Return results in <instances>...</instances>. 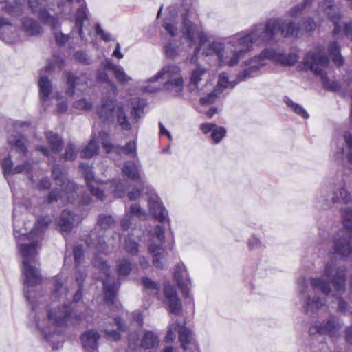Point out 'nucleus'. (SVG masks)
Masks as SVG:
<instances>
[{
	"mask_svg": "<svg viewBox=\"0 0 352 352\" xmlns=\"http://www.w3.org/2000/svg\"><path fill=\"white\" fill-rule=\"evenodd\" d=\"M63 277L59 275L54 280V288L52 292V296L54 298H62L66 295V287H63Z\"/></svg>",
	"mask_w": 352,
	"mask_h": 352,
	"instance_id": "40",
	"label": "nucleus"
},
{
	"mask_svg": "<svg viewBox=\"0 0 352 352\" xmlns=\"http://www.w3.org/2000/svg\"><path fill=\"white\" fill-rule=\"evenodd\" d=\"M87 19L88 14L87 12V8L84 4H82L81 7L78 10L76 14V26L77 28V32L82 38H83L82 35V22Z\"/></svg>",
	"mask_w": 352,
	"mask_h": 352,
	"instance_id": "43",
	"label": "nucleus"
},
{
	"mask_svg": "<svg viewBox=\"0 0 352 352\" xmlns=\"http://www.w3.org/2000/svg\"><path fill=\"white\" fill-rule=\"evenodd\" d=\"M331 199V202L333 204L340 201L348 203L351 201V196L346 189L345 185L343 184H339L335 187Z\"/></svg>",
	"mask_w": 352,
	"mask_h": 352,
	"instance_id": "34",
	"label": "nucleus"
},
{
	"mask_svg": "<svg viewBox=\"0 0 352 352\" xmlns=\"http://www.w3.org/2000/svg\"><path fill=\"white\" fill-rule=\"evenodd\" d=\"M340 47L336 42H331L329 45V52L335 64L340 66L344 63L343 58L340 53Z\"/></svg>",
	"mask_w": 352,
	"mask_h": 352,
	"instance_id": "44",
	"label": "nucleus"
},
{
	"mask_svg": "<svg viewBox=\"0 0 352 352\" xmlns=\"http://www.w3.org/2000/svg\"><path fill=\"white\" fill-rule=\"evenodd\" d=\"M158 342V338L151 331L144 332L140 341L135 333L129 335V346L131 349H135L139 345L144 349H151L157 345Z\"/></svg>",
	"mask_w": 352,
	"mask_h": 352,
	"instance_id": "21",
	"label": "nucleus"
},
{
	"mask_svg": "<svg viewBox=\"0 0 352 352\" xmlns=\"http://www.w3.org/2000/svg\"><path fill=\"white\" fill-rule=\"evenodd\" d=\"M45 135L52 151L54 153L60 152L61 150L62 140L56 134L51 131H46Z\"/></svg>",
	"mask_w": 352,
	"mask_h": 352,
	"instance_id": "41",
	"label": "nucleus"
},
{
	"mask_svg": "<svg viewBox=\"0 0 352 352\" xmlns=\"http://www.w3.org/2000/svg\"><path fill=\"white\" fill-rule=\"evenodd\" d=\"M164 303L168 309L175 315H179L182 312V304L178 297L177 292L173 286L168 284L164 288Z\"/></svg>",
	"mask_w": 352,
	"mask_h": 352,
	"instance_id": "20",
	"label": "nucleus"
},
{
	"mask_svg": "<svg viewBox=\"0 0 352 352\" xmlns=\"http://www.w3.org/2000/svg\"><path fill=\"white\" fill-rule=\"evenodd\" d=\"M208 69L201 65H198L192 72L188 83L190 92L200 96H206L210 91V82L208 81L204 85L201 83L203 76L207 73Z\"/></svg>",
	"mask_w": 352,
	"mask_h": 352,
	"instance_id": "15",
	"label": "nucleus"
},
{
	"mask_svg": "<svg viewBox=\"0 0 352 352\" xmlns=\"http://www.w3.org/2000/svg\"><path fill=\"white\" fill-rule=\"evenodd\" d=\"M200 129L204 134L210 133V138L216 144L220 142L226 133V131L224 128L218 126L214 124H202L200 126Z\"/></svg>",
	"mask_w": 352,
	"mask_h": 352,
	"instance_id": "28",
	"label": "nucleus"
},
{
	"mask_svg": "<svg viewBox=\"0 0 352 352\" xmlns=\"http://www.w3.org/2000/svg\"><path fill=\"white\" fill-rule=\"evenodd\" d=\"M164 28L171 36L181 34L182 38L189 47L197 45L196 53L201 51L206 57L215 54L219 67H230L238 65L252 49V44H270L282 37L297 34L300 28L293 21L273 18L265 25H255L248 34H236L225 43L213 41L208 43V36L188 19L184 17L182 22H179L175 10L170 11L166 17Z\"/></svg>",
	"mask_w": 352,
	"mask_h": 352,
	"instance_id": "1",
	"label": "nucleus"
},
{
	"mask_svg": "<svg viewBox=\"0 0 352 352\" xmlns=\"http://www.w3.org/2000/svg\"><path fill=\"white\" fill-rule=\"evenodd\" d=\"M342 215L344 226L348 232L352 234V210L345 209Z\"/></svg>",
	"mask_w": 352,
	"mask_h": 352,
	"instance_id": "52",
	"label": "nucleus"
},
{
	"mask_svg": "<svg viewBox=\"0 0 352 352\" xmlns=\"http://www.w3.org/2000/svg\"><path fill=\"white\" fill-rule=\"evenodd\" d=\"M52 175L57 186L61 188L62 192L56 188L49 195V202L52 203L58 198L66 199L68 201H72L74 199V193L79 190V188L74 182H70L66 175L59 168H54L52 170Z\"/></svg>",
	"mask_w": 352,
	"mask_h": 352,
	"instance_id": "10",
	"label": "nucleus"
},
{
	"mask_svg": "<svg viewBox=\"0 0 352 352\" xmlns=\"http://www.w3.org/2000/svg\"><path fill=\"white\" fill-rule=\"evenodd\" d=\"M14 29L5 19L0 17V38L7 43H12L14 36L12 30Z\"/></svg>",
	"mask_w": 352,
	"mask_h": 352,
	"instance_id": "38",
	"label": "nucleus"
},
{
	"mask_svg": "<svg viewBox=\"0 0 352 352\" xmlns=\"http://www.w3.org/2000/svg\"><path fill=\"white\" fill-rule=\"evenodd\" d=\"M122 149L124 153L131 157H135L137 156L136 143L135 141L128 142Z\"/></svg>",
	"mask_w": 352,
	"mask_h": 352,
	"instance_id": "57",
	"label": "nucleus"
},
{
	"mask_svg": "<svg viewBox=\"0 0 352 352\" xmlns=\"http://www.w3.org/2000/svg\"><path fill=\"white\" fill-rule=\"evenodd\" d=\"M96 34L100 36L104 41H109L112 40L111 35L109 33L104 32L99 24L96 26Z\"/></svg>",
	"mask_w": 352,
	"mask_h": 352,
	"instance_id": "63",
	"label": "nucleus"
},
{
	"mask_svg": "<svg viewBox=\"0 0 352 352\" xmlns=\"http://www.w3.org/2000/svg\"><path fill=\"white\" fill-rule=\"evenodd\" d=\"M180 51L179 47L172 41L165 45V52L170 58H173L179 54Z\"/></svg>",
	"mask_w": 352,
	"mask_h": 352,
	"instance_id": "53",
	"label": "nucleus"
},
{
	"mask_svg": "<svg viewBox=\"0 0 352 352\" xmlns=\"http://www.w3.org/2000/svg\"><path fill=\"white\" fill-rule=\"evenodd\" d=\"M67 83L70 86L66 91V94L72 96L78 91H83L87 87V82L85 76L74 77L72 75L67 77Z\"/></svg>",
	"mask_w": 352,
	"mask_h": 352,
	"instance_id": "30",
	"label": "nucleus"
},
{
	"mask_svg": "<svg viewBox=\"0 0 352 352\" xmlns=\"http://www.w3.org/2000/svg\"><path fill=\"white\" fill-rule=\"evenodd\" d=\"M148 190L149 191L148 204L151 213L161 223H168V212L162 206L160 199L155 193L153 188H148Z\"/></svg>",
	"mask_w": 352,
	"mask_h": 352,
	"instance_id": "18",
	"label": "nucleus"
},
{
	"mask_svg": "<svg viewBox=\"0 0 352 352\" xmlns=\"http://www.w3.org/2000/svg\"><path fill=\"white\" fill-rule=\"evenodd\" d=\"M176 333L179 335L181 346L185 352H200L199 346L193 338L192 331L178 322L169 325L165 337L166 342H170L173 341L175 339Z\"/></svg>",
	"mask_w": 352,
	"mask_h": 352,
	"instance_id": "8",
	"label": "nucleus"
},
{
	"mask_svg": "<svg viewBox=\"0 0 352 352\" xmlns=\"http://www.w3.org/2000/svg\"><path fill=\"white\" fill-rule=\"evenodd\" d=\"M329 58L325 56L322 47H317L309 51L304 58V67L319 76L324 85L332 91H337L340 86L337 82H330L326 70L329 66Z\"/></svg>",
	"mask_w": 352,
	"mask_h": 352,
	"instance_id": "7",
	"label": "nucleus"
},
{
	"mask_svg": "<svg viewBox=\"0 0 352 352\" xmlns=\"http://www.w3.org/2000/svg\"><path fill=\"white\" fill-rule=\"evenodd\" d=\"M8 12L13 16H18L22 13L23 8L20 3H15L14 5H10L7 7Z\"/></svg>",
	"mask_w": 352,
	"mask_h": 352,
	"instance_id": "61",
	"label": "nucleus"
},
{
	"mask_svg": "<svg viewBox=\"0 0 352 352\" xmlns=\"http://www.w3.org/2000/svg\"><path fill=\"white\" fill-rule=\"evenodd\" d=\"M318 15L320 18V14L327 15L334 23L333 34L336 36H340L343 34L352 39V23H338L336 21L340 16V8L332 4L331 1L325 0L318 5Z\"/></svg>",
	"mask_w": 352,
	"mask_h": 352,
	"instance_id": "9",
	"label": "nucleus"
},
{
	"mask_svg": "<svg viewBox=\"0 0 352 352\" xmlns=\"http://www.w3.org/2000/svg\"><path fill=\"white\" fill-rule=\"evenodd\" d=\"M74 58L77 61L85 65H89L91 63V60L89 56L81 51L76 52L74 54Z\"/></svg>",
	"mask_w": 352,
	"mask_h": 352,
	"instance_id": "59",
	"label": "nucleus"
},
{
	"mask_svg": "<svg viewBox=\"0 0 352 352\" xmlns=\"http://www.w3.org/2000/svg\"><path fill=\"white\" fill-rule=\"evenodd\" d=\"M113 74L115 78L122 83H127L132 80L131 77L127 75L124 69L119 65L114 67Z\"/></svg>",
	"mask_w": 352,
	"mask_h": 352,
	"instance_id": "48",
	"label": "nucleus"
},
{
	"mask_svg": "<svg viewBox=\"0 0 352 352\" xmlns=\"http://www.w3.org/2000/svg\"><path fill=\"white\" fill-rule=\"evenodd\" d=\"M41 137L38 136L37 135H34L32 140V144H34L35 149L41 152L44 155L49 156L50 151L41 144Z\"/></svg>",
	"mask_w": 352,
	"mask_h": 352,
	"instance_id": "55",
	"label": "nucleus"
},
{
	"mask_svg": "<svg viewBox=\"0 0 352 352\" xmlns=\"http://www.w3.org/2000/svg\"><path fill=\"white\" fill-rule=\"evenodd\" d=\"M71 314V309L65 307L61 309H51L46 316L32 314L35 318V327L46 338L56 334L59 329L66 324Z\"/></svg>",
	"mask_w": 352,
	"mask_h": 352,
	"instance_id": "6",
	"label": "nucleus"
},
{
	"mask_svg": "<svg viewBox=\"0 0 352 352\" xmlns=\"http://www.w3.org/2000/svg\"><path fill=\"white\" fill-rule=\"evenodd\" d=\"M106 185L108 188V190L113 195L114 197H120L124 195V186L121 183L111 182Z\"/></svg>",
	"mask_w": 352,
	"mask_h": 352,
	"instance_id": "47",
	"label": "nucleus"
},
{
	"mask_svg": "<svg viewBox=\"0 0 352 352\" xmlns=\"http://www.w3.org/2000/svg\"><path fill=\"white\" fill-rule=\"evenodd\" d=\"M116 269L120 277H125L130 273L131 265L126 259L119 260L116 265Z\"/></svg>",
	"mask_w": 352,
	"mask_h": 352,
	"instance_id": "45",
	"label": "nucleus"
},
{
	"mask_svg": "<svg viewBox=\"0 0 352 352\" xmlns=\"http://www.w3.org/2000/svg\"><path fill=\"white\" fill-rule=\"evenodd\" d=\"M100 142L102 143L107 153L110 152L113 148L108 135L104 131H100L97 137H93L89 143L82 149L80 152L81 157L90 158L96 155L98 153Z\"/></svg>",
	"mask_w": 352,
	"mask_h": 352,
	"instance_id": "17",
	"label": "nucleus"
},
{
	"mask_svg": "<svg viewBox=\"0 0 352 352\" xmlns=\"http://www.w3.org/2000/svg\"><path fill=\"white\" fill-rule=\"evenodd\" d=\"M81 168L83 170L85 180L89 188L91 194L95 196L99 200H103L104 198V194L98 183L94 181V175L92 170L89 167L85 164H81Z\"/></svg>",
	"mask_w": 352,
	"mask_h": 352,
	"instance_id": "25",
	"label": "nucleus"
},
{
	"mask_svg": "<svg viewBox=\"0 0 352 352\" xmlns=\"http://www.w3.org/2000/svg\"><path fill=\"white\" fill-rule=\"evenodd\" d=\"M148 233L151 239L148 249L153 256V264L155 267L162 269L164 267L165 258V250L163 247L165 242L164 228L157 226Z\"/></svg>",
	"mask_w": 352,
	"mask_h": 352,
	"instance_id": "11",
	"label": "nucleus"
},
{
	"mask_svg": "<svg viewBox=\"0 0 352 352\" xmlns=\"http://www.w3.org/2000/svg\"><path fill=\"white\" fill-rule=\"evenodd\" d=\"M94 264L102 273L100 276L104 286V300L107 302L113 303L116 298V294L118 289V284L113 277H111L109 273V268L105 261L101 258H96Z\"/></svg>",
	"mask_w": 352,
	"mask_h": 352,
	"instance_id": "13",
	"label": "nucleus"
},
{
	"mask_svg": "<svg viewBox=\"0 0 352 352\" xmlns=\"http://www.w3.org/2000/svg\"><path fill=\"white\" fill-rule=\"evenodd\" d=\"M340 328L338 320L334 318H331L326 323L316 322L312 324L309 329L311 334L316 333L329 334L331 336L336 335Z\"/></svg>",
	"mask_w": 352,
	"mask_h": 352,
	"instance_id": "22",
	"label": "nucleus"
},
{
	"mask_svg": "<svg viewBox=\"0 0 352 352\" xmlns=\"http://www.w3.org/2000/svg\"><path fill=\"white\" fill-rule=\"evenodd\" d=\"M312 0H304L303 2L290 8L287 12V16L291 19H296L300 16L309 9Z\"/></svg>",
	"mask_w": 352,
	"mask_h": 352,
	"instance_id": "39",
	"label": "nucleus"
},
{
	"mask_svg": "<svg viewBox=\"0 0 352 352\" xmlns=\"http://www.w3.org/2000/svg\"><path fill=\"white\" fill-rule=\"evenodd\" d=\"M80 218L68 210H64L58 221L61 231L68 232L72 230L75 223H78Z\"/></svg>",
	"mask_w": 352,
	"mask_h": 352,
	"instance_id": "27",
	"label": "nucleus"
},
{
	"mask_svg": "<svg viewBox=\"0 0 352 352\" xmlns=\"http://www.w3.org/2000/svg\"><path fill=\"white\" fill-rule=\"evenodd\" d=\"M22 30L29 35H37L41 30L39 25L29 18L23 20Z\"/></svg>",
	"mask_w": 352,
	"mask_h": 352,
	"instance_id": "42",
	"label": "nucleus"
},
{
	"mask_svg": "<svg viewBox=\"0 0 352 352\" xmlns=\"http://www.w3.org/2000/svg\"><path fill=\"white\" fill-rule=\"evenodd\" d=\"M142 283L145 288L153 291L156 294L157 293L160 286L152 280L148 278H144L142 280Z\"/></svg>",
	"mask_w": 352,
	"mask_h": 352,
	"instance_id": "60",
	"label": "nucleus"
},
{
	"mask_svg": "<svg viewBox=\"0 0 352 352\" xmlns=\"http://www.w3.org/2000/svg\"><path fill=\"white\" fill-rule=\"evenodd\" d=\"M248 246L250 250H258L263 247L261 241L256 235H252L248 241Z\"/></svg>",
	"mask_w": 352,
	"mask_h": 352,
	"instance_id": "58",
	"label": "nucleus"
},
{
	"mask_svg": "<svg viewBox=\"0 0 352 352\" xmlns=\"http://www.w3.org/2000/svg\"><path fill=\"white\" fill-rule=\"evenodd\" d=\"M100 336L97 331L90 330L81 336V341L86 352H94L97 348V341Z\"/></svg>",
	"mask_w": 352,
	"mask_h": 352,
	"instance_id": "33",
	"label": "nucleus"
},
{
	"mask_svg": "<svg viewBox=\"0 0 352 352\" xmlns=\"http://www.w3.org/2000/svg\"><path fill=\"white\" fill-rule=\"evenodd\" d=\"M174 279L177 282L185 298L190 297V280L187 270L184 265H177L174 272Z\"/></svg>",
	"mask_w": 352,
	"mask_h": 352,
	"instance_id": "23",
	"label": "nucleus"
},
{
	"mask_svg": "<svg viewBox=\"0 0 352 352\" xmlns=\"http://www.w3.org/2000/svg\"><path fill=\"white\" fill-rule=\"evenodd\" d=\"M11 152L8 157L0 152V163L5 177L18 173H28L32 165L27 161L28 149L25 138L21 135H10L8 139Z\"/></svg>",
	"mask_w": 352,
	"mask_h": 352,
	"instance_id": "3",
	"label": "nucleus"
},
{
	"mask_svg": "<svg viewBox=\"0 0 352 352\" xmlns=\"http://www.w3.org/2000/svg\"><path fill=\"white\" fill-rule=\"evenodd\" d=\"M54 102H56V112L58 113H63L67 111V104L65 100L62 96H56L52 98V100L49 102V104H53Z\"/></svg>",
	"mask_w": 352,
	"mask_h": 352,
	"instance_id": "49",
	"label": "nucleus"
},
{
	"mask_svg": "<svg viewBox=\"0 0 352 352\" xmlns=\"http://www.w3.org/2000/svg\"><path fill=\"white\" fill-rule=\"evenodd\" d=\"M17 216L18 210L14 208L13 211L14 236L22 257L21 272L23 282L29 287L38 284L41 281L37 250L42 239V233L48 226L50 221L48 217L39 219L29 234H26L28 223H25L24 228H21Z\"/></svg>",
	"mask_w": 352,
	"mask_h": 352,
	"instance_id": "2",
	"label": "nucleus"
},
{
	"mask_svg": "<svg viewBox=\"0 0 352 352\" xmlns=\"http://www.w3.org/2000/svg\"><path fill=\"white\" fill-rule=\"evenodd\" d=\"M98 223L102 228L107 229L113 226L115 222L110 215H100L99 216Z\"/></svg>",
	"mask_w": 352,
	"mask_h": 352,
	"instance_id": "54",
	"label": "nucleus"
},
{
	"mask_svg": "<svg viewBox=\"0 0 352 352\" xmlns=\"http://www.w3.org/2000/svg\"><path fill=\"white\" fill-rule=\"evenodd\" d=\"M75 146L73 144H69L65 153V158L67 160H73L76 157Z\"/></svg>",
	"mask_w": 352,
	"mask_h": 352,
	"instance_id": "64",
	"label": "nucleus"
},
{
	"mask_svg": "<svg viewBox=\"0 0 352 352\" xmlns=\"http://www.w3.org/2000/svg\"><path fill=\"white\" fill-rule=\"evenodd\" d=\"M39 95L41 102L44 107L49 106V102L52 100L50 96L52 85L49 79L45 76H41L38 81Z\"/></svg>",
	"mask_w": 352,
	"mask_h": 352,
	"instance_id": "29",
	"label": "nucleus"
},
{
	"mask_svg": "<svg viewBox=\"0 0 352 352\" xmlns=\"http://www.w3.org/2000/svg\"><path fill=\"white\" fill-rule=\"evenodd\" d=\"M345 280V268L337 267L333 262L326 264L322 278L316 277L309 279L313 289L318 288L326 296L329 295L331 292V283L333 285L338 293L344 292Z\"/></svg>",
	"mask_w": 352,
	"mask_h": 352,
	"instance_id": "5",
	"label": "nucleus"
},
{
	"mask_svg": "<svg viewBox=\"0 0 352 352\" xmlns=\"http://www.w3.org/2000/svg\"><path fill=\"white\" fill-rule=\"evenodd\" d=\"M184 87V78H177L175 80L164 81L162 85V91L167 92L172 96L180 97L182 96Z\"/></svg>",
	"mask_w": 352,
	"mask_h": 352,
	"instance_id": "26",
	"label": "nucleus"
},
{
	"mask_svg": "<svg viewBox=\"0 0 352 352\" xmlns=\"http://www.w3.org/2000/svg\"><path fill=\"white\" fill-rule=\"evenodd\" d=\"M307 287V281L305 277H301L298 280V290L301 298H304L305 311L308 315L317 312L325 305L326 300L318 296L316 292L305 295Z\"/></svg>",
	"mask_w": 352,
	"mask_h": 352,
	"instance_id": "12",
	"label": "nucleus"
},
{
	"mask_svg": "<svg viewBox=\"0 0 352 352\" xmlns=\"http://www.w3.org/2000/svg\"><path fill=\"white\" fill-rule=\"evenodd\" d=\"M93 106V104L90 100L86 98L76 99L73 102V107L78 110H90Z\"/></svg>",
	"mask_w": 352,
	"mask_h": 352,
	"instance_id": "50",
	"label": "nucleus"
},
{
	"mask_svg": "<svg viewBox=\"0 0 352 352\" xmlns=\"http://www.w3.org/2000/svg\"><path fill=\"white\" fill-rule=\"evenodd\" d=\"M335 148L333 158L336 161H342L344 157L352 164V135L345 131L342 135L334 140Z\"/></svg>",
	"mask_w": 352,
	"mask_h": 352,
	"instance_id": "14",
	"label": "nucleus"
},
{
	"mask_svg": "<svg viewBox=\"0 0 352 352\" xmlns=\"http://www.w3.org/2000/svg\"><path fill=\"white\" fill-rule=\"evenodd\" d=\"M136 216L139 218H145L146 216V212L142 210L139 205L134 204H132L126 213L124 218L121 221V226L124 229H127L131 225L133 221V217Z\"/></svg>",
	"mask_w": 352,
	"mask_h": 352,
	"instance_id": "31",
	"label": "nucleus"
},
{
	"mask_svg": "<svg viewBox=\"0 0 352 352\" xmlns=\"http://www.w3.org/2000/svg\"><path fill=\"white\" fill-rule=\"evenodd\" d=\"M157 74L160 79L165 80V81L183 78L180 67L176 65H165Z\"/></svg>",
	"mask_w": 352,
	"mask_h": 352,
	"instance_id": "32",
	"label": "nucleus"
},
{
	"mask_svg": "<svg viewBox=\"0 0 352 352\" xmlns=\"http://www.w3.org/2000/svg\"><path fill=\"white\" fill-rule=\"evenodd\" d=\"M117 86L116 84H111V93L106 96L107 99L102 101V104L98 109L99 117L107 121H111L114 118L115 101Z\"/></svg>",
	"mask_w": 352,
	"mask_h": 352,
	"instance_id": "19",
	"label": "nucleus"
},
{
	"mask_svg": "<svg viewBox=\"0 0 352 352\" xmlns=\"http://www.w3.org/2000/svg\"><path fill=\"white\" fill-rule=\"evenodd\" d=\"M28 5L32 12L37 13L42 20L52 25L53 29L58 28L57 19L48 15L43 6V2H38L37 0H28Z\"/></svg>",
	"mask_w": 352,
	"mask_h": 352,
	"instance_id": "24",
	"label": "nucleus"
},
{
	"mask_svg": "<svg viewBox=\"0 0 352 352\" xmlns=\"http://www.w3.org/2000/svg\"><path fill=\"white\" fill-rule=\"evenodd\" d=\"M160 80L157 74L147 79L140 89L143 93L153 94L162 90V86L158 82Z\"/></svg>",
	"mask_w": 352,
	"mask_h": 352,
	"instance_id": "36",
	"label": "nucleus"
},
{
	"mask_svg": "<svg viewBox=\"0 0 352 352\" xmlns=\"http://www.w3.org/2000/svg\"><path fill=\"white\" fill-rule=\"evenodd\" d=\"M298 58L296 53L283 54L274 49H264L258 55L245 60L241 63L238 79L245 80L254 77L262 67L266 65L268 60H272L282 65L289 66L294 65Z\"/></svg>",
	"mask_w": 352,
	"mask_h": 352,
	"instance_id": "4",
	"label": "nucleus"
},
{
	"mask_svg": "<svg viewBox=\"0 0 352 352\" xmlns=\"http://www.w3.org/2000/svg\"><path fill=\"white\" fill-rule=\"evenodd\" d=\"M334 248L338 254L347 256L352 252V241L338 236L334 240Z\"/></svg>",
	"mask_w": 352,
	"mask_h": 352,
	"instance_id": "35",
	"label": "nucleus"
},
{
	"mask_svg": "<svg viewBox=\"0 0 352 352\" xmlns=\"http://www.w3.org/2000/svg\"><path fill=\"white\" fill-rule=\"evenodd\" d=\"M285 102L287 105L297 115L301 116L303 118H307L309 115L305 109L298 104L294 102L291 99L286 98Z\"/></svg>",
	"mask_w": 352,
	"mask_h": 352,
	"instance_id": "46",
	"label": "nucleus"
},
{
	"mask_svg": "<svg viewBox=\"0 0 352 352\" xmlns=\"http://www.w3.org/2000/svg\"><path fill=\"white\" fill-rule=\"evenodd\" d=\"M122 172L129 179L141 182L138 166L135 162H126L122 167Z\"/></svg>",
	"mask_w": 352,
	"mask_h": 352,
	"instance_id": "37",
	"label": "nucleus"
},
{
	"mask_svg": "<svg viewBox=\"0 0 352 352\" xmlns=\"http://www.w3.org/2000/svg\"><path fill=\"white\" fill-rule=\"evenodd\" d=\"M234 85L228 79L226 73L219 75L218 82L215 87L210 83V91L206 96H203L200 99L202 105H210L213 104L219 98L223 91L228 88H233Z\"/></svg>",
	"mask_w": 352,
	"mask_h": 352,
	"instance_id": "16",
	"label": "nucleus"
},
{
	"mask_svg": "<svg viewBox=\"0 0 352 352\" xmlns=\"http://www.w3.org/2000/svg\"><path fill=\"white\" fill-rule=\"evenodd\" d=\"M148 188H151V187L145 186L143 184V183H141V186L140 188H134L133 190L129 192L128 197H129V200H131V201L137 200L140 196L141 191H143L144 190H146V192L149 194Z\"/></svg>",
	"mask_w": 352,
	"mask_h": 352,
	"instance_id": "56",
	"label": "nucleus"
},
{
	"mask_svg": "<svg viewBox=\"0 0 352 352\" xmlns=\"http://www.w3.org/2000/svg\"><path fill=\"white\" fill-rule=\"evenodd\" d=\"M117 118L118 122L122 129L125 130H129L131 129V124L127 121L126 114L124 112L122 107L118 108Z\"/></svg>",
	"mask_w": 352,
	"mask_h": 352,
	"instance_id": "51",
	"label": "nucleus"
},
{
	"mask_svg": "<svg viewBox=\"0 0 352 352\" xmlns=\"http://www.w3.org/2000/svg\"><path fill=\"white\" fill-rule=\"evenodd\" d=\"M125 249L129 253L137 254L138 251V243L135 241L127 240L125 243Z\"/></svg>",
	"mask_w": 352,
	"mask_h": 352,
	"instance_id": "62",
	"label": "nucleus"
}]
</instances>
